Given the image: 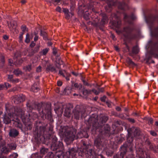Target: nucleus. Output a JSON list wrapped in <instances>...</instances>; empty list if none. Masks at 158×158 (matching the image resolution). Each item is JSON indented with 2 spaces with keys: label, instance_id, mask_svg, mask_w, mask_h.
<instances>
[{
  "label": "nucleus",
  "instance_id": "1",
  "mask_svg": "<svg viewBox=\"0 0 158 158\" xmlns=\"http://www.w3.org/2000/svg\"><path fill=\"white\" fill-rule=\"evenodd\" d=\"M45 129L46 127L44 126H40L39 128L37 127L34 132V135L36 139L38 140H40L41 138L43 137L45 138L47 133ZM46 137L48 139H51V138L52 139L50 148L51 150L53 151H55L59 149L58 151L56 152L55 156L58 158H63V152L61 150L62 148V143L60 141H57V138L55 135L48 134Z\"/></svg>",
  "mask_w": 158,
  "mask_h": 158
},
{
  "label": "nucleus",
  "instance_id": "2",
  "mask_svg": "<svg viewBox=\"0 0 158 158\" xmlns=\"http://www.w3.org/2000/svg\"><path fill=\"white\" fill-rule=\"evenodd\" d=\"M97 117L96 115L94 116L90 117L88 120V123L90 126H92L96 129H99V131L102 135H104L107 136H110V127L108 124L104 125L108 119L107 116L104 115H101L99 117V122L96 118Z\"/></svg>",
  "mask_w": 158,
  "mask_h": 158
},
{
  "label": "nucleus",
  "instance_id": "3",
  "mask_svg": "<svg viewBox=\"0 0 158 158\" xmlns=\"http://www.w3.org/2000/svg\"><path fill=\"white\" fill-rule=\"evenodd\" d=\"M76 133V129H73L71 131H66L64 133V136L65 137V140L66 141L71 142L73 141L75 138L76 139L81 138L84 136L85 132L83 130H81L77 133L76 135H75Z\"/></svg>",
  "mask_w": 158,
  "mask_h": 158
},
{
  "label": "nucleus",
  "instance_id": "4",
  "mask_svg": "<svg viewBox=\"0 0 158 158\" xmlns=\"http://www.w3.org/2000/svg\"><path fill=\"white\" fill-rule=\"evenodd\" d=\"M38 110L41 115L43 114L42 116L45 115V117L51 120L52 118L51 113V105L50 103L44 104L41 105L40 104L37 105Z\"/></svg>",
  "mask_w": 158,
  "mask_h": 158
},
{
  "label": "nucleus",
  "instance_id": "5",
  "mask_svg": "<svg viewBox=\"0 0 158 158\" xmlns=\"http://www.w3.org/2000/svg\"><path fill=\"white\" fill-rule=\"evenodd\" d=\"M145 20L149 26V28L154 36L158 37V27L153 31V26L154 22L158 20V17L153 15L145 17Z\"/></svg>",
  "mask_w": 158,
  "mask_h": 158
},
{
  "label": "nucleus",
  "instance_id": "6",
  "mask_svg": "<svg viewBox=\"0 0 158 158\" xmlns=\"http://www.w3.org/2000/svg\"><path fill=\"white\" fill-rule=\"evenodd\" d=\"M11 106H10L9 104H6L5 105V108L6 112L5 113L4 117L3 118V122L4 123L6 124H8L12 120L13 117L14 116L13 109H11Z\"/></svg>",
  "mask_w": 158,
  "mask_h": 158
},
{
  "label": "nucleus",
  "instance_id": "7",
  "mask_svg": "<svg viewBox=\"0 0 158 158\" xmlns=\"http://www.w3.org/2000/svg\"><path fill=\"white\" fill-rule=\"evenodd\" d=\"M11 109H13V111L14 110L16 115L21 116L23 122H26L27 119L29 118L28 115L25 114V109L24 108L19 107L13 108L11 106Z\"/></svg>",
  "mask_w": 158,
  "mask_h": 158
},
{
  "label": "nucleus",
  "instance_id": "8",
  "mask_svg": "<svg viewBox=\"0 0 158 158\" xmlns=\"http://www.w3.org/2000/svg\"><path fill=\"white\" fill-rule=\"evenodd\" d=\"M85 110L84 108H80L79 106H76L73 111V114L75 118L79 119L80 117H84L85 115Z\"/></svg>",
  "mask_w": 158,
  "mask_h": 158
},
{
  "label": "nucleus",
  "instance_id": "9",
  "mask_svg": "<svg viewBox=\"0 0 158 158\" xmlns=\"http://www.w3.org/2000/svg\"><path fill=\"white\" fill-rule=\"evenodd\" d=\"M89 146H90L89 145H86L85 143H83V146L79 151H80L81 153L87 154L89 155H93L94 153V151L93 150L90 149H88Z\"/></svg>",
  "mask_w": 158,
  "mask_h": 158
},
{
  "label": "nucleus",
  "instance_id": "10",
  "mask_svg": "<svg viewBox=\"0 0 158 158\" xmlns=\"http://www.w3.org/2000/svg\"><path fill=\"white\" fill-rule=\"evenodd\" d=\"M128 133L129 134H131L134 137H137L141 135V131L140 129L137 127H133L129 128L127 130Z\"/></svg>",
  "mask_w": 158,
  "mask_h": 158
},
{
  "label": "nucleus",
  "instance_id": "11",
  "mask_svg": "<svg viewBox=\"0 0 158 158\" xmlns=\"http://www.w3.org/2000/svg\"><path fill=\"white\" fill-rule=\"evenodd\" d=\"M132 30V28L130 27H127L123 28V34L127 39H131L132 38L131 35V33Z\"/></svg>",
  "mask_w": 158,
  "mask_h": 158
},
{
  "label": "nucleus",
  "instance_id": "12",
  "mask_svg": "<svg viewBox=\"0 0 158 158\" xmlns=\"http://www.w3.org/2000/svg\"><path fill=\"white\" fill-rule=\"evenodd\" d=\"M137 155L139 158H144L145 155L143 146L140 144V146L136 145Z\"/></svg>",
  "mask_w": 158,
  "mask_h": 158
},
{
  "label": "nucleus",
  "instance_id": "13",
  "mask_svg": "<svg viewBox=\"0 0 158 158\" xmlns=\"http://www.w3.org/2000/svg\"><path fill=\"white\" fill-rule=\"evenodd\" d=\"M145 141V144L148 146L149 148L152 150L154 151L155 152H158V147L155 146L152 143L148 138H147Z\"/></svg>",
  "mask_w": 158,
  "mask_h": 158
},
{
  "label": "nucleus",
  "instance_id": "14",
  "mask_svg": "<svg viewBox=\"0 0 158 158\" xmlns=\"http://www.w3.org/2000/svg\"><path fill=\"white\" fill-rule=\"evenodd\" d=\"M5 143L3 141L0 144V151L2 153L7 154L9 152H10V150L8 148L7 146L6 147L5 146Z\"/></svg>",
  "mask_w": 158,
  "mask_h": 158
},
{
  "label": "nucleus",
  "instance_id": "15",
  "mask_svg": "<svg viewBox=\"0 0 158 158\" xmlns=\"http://www.w3.org/2000/svg\"><path fill=\"white\" fill-rule=\"evenodd\" d=\"M94 145L98 148L102 149L103 146L101 139L99 138H96L94 141Z\"/></svg>",
  "mask_w": 158,
  "mask_h": 158
},
{
  "label": "nucleus",
  "instance_id": "16",
  "mask_svg": "<svg viewBox=\"0 0 158 158\" xmlns=\"http://www.w3.org/2000/svg\"><path fill=\"white\" fill-rule=\"evenodd\" d=\"M67 154H69L70 155V157L71 156L72 158H75L77 153V149L74 148H72L69 149V151L67 152Z\"/></svg>",
  "mask_w": 158,
  "mask_h": 158
},
{
  "label": "nucleus",
  "instance_id": "17",
  "mask_svg": "<svg viewBox=\"0 0 158 158\" xmlns=\"http://www.w3.org/2000/svg\"><path fill=\"white\" fill-rule=\"evenodd\" d=\"M12 121L14 122L13 124L16 127L19 128L22 131H23L22 125L19 119L17 118H14V119H12Z\"/></svg>",
  "mask_w": 158,
  "mask_h": 158
},
{
  "label": "nucleus",
  "instance_id": "18",
  "mask_svg": "<svg viewBox=\"0 0 158 158\" xmlns=\"http://www.w3.org/2000/svg\"><path fill=\"white\" fill-rule=\"evenodd\" d=\"M14 102L18 104L20 102H23L25 100L24 96H15L13 99Z\"/></svg>",
  "mask_w": 158,
  "mask_h": 158
},
{
  "label": "nucleus",
  "instance_id": "19",
  "mask_svg": "<svg viewBox=\"0 0 158 158\" xmlns=\"http://www.w3.org/2000/svg\"><path fill=\"white\" fill-rule=\"evenodd\" d=\"M46 73H48L50 71L54 73L57 72V70L56 68L54 67L53 65L51 64H49V65H47L46 69Z\"/></svg>",
  "mask_w": 158,
  "mask_h": 158
},
{
  "label": "nucleus",
  "instance_id": "20",
  "mask_svg": "<svg viewBox=\"0 0 158 158\" xmlns=\"http://www.w3.org/2000/svg\"><path fill=\"white\" fill-rule=\"evenodd\" d=\"M19 134V132L17 130L15 129H10L9 133L10 136L15 138L17 137Z\"/></svg>",
  "mask_w": 158,
  "mask_h": 158
},
{
  "label": "nucleus",
  "instance_id": "21",
  "mask_svg": "<svg viewBox=\"0 0 158 158\" xmlns=\"http://www.w3.org/2000/svg\"><path fill=\"white\" fill-rule=\"evenodd\" d=\"M72 106L69 107L66 106V107L65 109L64 115L66 117H69L70 116V111L71 109L72 108Z\"/></svg>",
  "mask_w": 158,
  "mask_h": 158
},
{
  "label": "nucleus",
  "instance_id": "22",
  "mask_svg": "<svg viewBox=\"0 0 158 158\" xmlns=\"http://www.w3.org/2000/svg\"><path fill=\"white\" fill-rule=\"evenodd\" d=\"M63 11L65 15V18L66 19H69L73 15V13L69 12V10L68 9L63 8Z\"/></svg>",
  "mask_w": 158,
  "mask_h": 158
},
{
  "label": "nucleus",
  "instance_id": "23",
  "mask_svg": "<svg viewBox=\"0 0 158 158\" xmlns=\"http://www.w3.org/2000/svg\"><path fill=\"white\" fill-rule=\"evenodd\" d=\"M126 152V149L124 148L123 150L119 154H117L114 156L113 158H123L124 155L125 154Z\"/></svg>",
  "mask_w": 158,
  "mask_h": 158
},
{
  "label": "nucleus",
  "instance_id": "24",
  "mask_svg": "<svg viewBox=\"0 0 158 158\" xmlns=\"http://www.w3.org/2000/svg\"><path fill=\"white\" fill-rule=\"evenodd\" d=\"M114 18L117 19L116 21H114L113 22V25L116 28H118L121 25V21L115 15Z\"/></svg>",
  "mask_w": 158,
  "mask_h": 158
},
{
  "label": "nucleus",
  "instance_id": "25",
  "mask_svg": "<svg viewBox=\"0 0 158 158\" xmlns=\"http://www.w3.org/2000/svg\"><path fill=\"white\" fill-rule=\"evenodd\" d=\"M26 106L27 108L29 109V111H30L35 107L36 105L34 103H32L30 101H29L26 104Z\"/></svg>",
  "mask_w": 158,
  "mask_h": 158
},
{
  "label": "nucleus",
  "instance_id": "26",
  "mask_svg": "<svg viewBox=\"0 0 158 158\" xmlns=\"http://www.w3.org/2000/svg\"><path fill=\"white\" fill-rule=\"evenodd\" d=\"M108 22V19L107 16L106 14H104L102 15V19L100 23V25L103 26L107 23Z\"/></svg>",
  "mask_w": 158,
  "mask_h": 158
},
{
  "label": "nucleus",
  "instance_id": "27",
  "mask_svg": "<svg viewBox=\"0 0 158 158\" xmlns=\"http://www.w3.org/2000/svg\"><path fill=\"white\" fill-rule=\"evenodd\" d=\"M28 116L29 117V118L27 119L26 121H28L30 118H32L33 119H35L38 117L37 114L34 112H31L29 113Z\"/></svg>",
  "mask_w": 158,
  "mask_h": 158
},
{
  "label": "nucleus",
  "instance_id": "28",
  "mask_svg": "<svg viewBox=\"0 0 158 158\" xmlns=\"http://www.w3.org/2000/svg\"><path fill=\"white\" fill-rule=\"evenodd\" d=\"M63 64V61L61 60H60V58L58 57L56 58V60L55 62V64L56 67L58 69H59L60 67L59 66Z\"/></svg>",
  "mask_w": 158,
  "mask_h": 158
},
{
  "label": "nucleus",
  "instance_id": "29",
  "mask_svg": "<svg viewBox=\"0 0 158 158\" xmlns=\"http://www.w3.org/2000/svg\"><path fill=\"white\" fill-rule=\"evenodd\" d=\"M118 8L123 10H125L127 8V5L124 2H119L118 5Z\"/></svg>",
  "mask_w": 158,
  "mask_h": 158
},
{
  "label": "nucleus",
  "instance_id": "30",
  "mask_svg": "<svg viewBox=\"0 0 158 158\" xmlns=\"http://www.w3.org/2000/svg\"><path fill=\"white\" fill-rule=\"evenodd\" d=\"M116 0H113V1H107V3L109 8H111L112 6H114L117 5V2H116Z\"/></svg>",
  "mask_w": 158,
  "mask_h": 158
},
{
  "label": "nucleus",
  "instance_id": "31",
  "mask_svg": "<svg viewBox=\"0 0 158 158\" xmlns=\"http://www.w3.org/2000/svg\"><path fill=\"white\" fill-rule=\"evenodd\" d=\"M71 88L70 87H67L64 90V94L68 95L71 93Z\"/></svg>",
  "mask_w": 158,
  "mask_h": 158
},
{
  "label": "nucleus",
  "instance_id": "32",
  "mask_svg": "<svg viewBox=\"0 0 158 158\" xmlns=\"http://www.w3.org/2000/svg\"><path fill=\"white\" fill-rule=\"evenodd\" d=\"M92 90L84 89L82 91V94L83 95L85 96V98H86V96L88 94H91Z\"/></svg>",
  "mask_w": 158,
  "mask_h": 158
},
{
  "label": "nucleus",
  "instance_id": "33",
  "mask_svg": "<svg viewBox=\"0 0 158 158\" xmlns=\"http://www.w3.org/2000/svg\"><path fill=\"white\" fill-rule=\"evenodd\" d=\"M31 90L34 92H36L39 90L36 84H34L31 88Z\"/></svg>",
  "mask_w": 158,
  "mask_h": 158
},
{
  "label": "nucleus",
  "instance_id": "34",
  "mask_svg": "<svg viewBox=\"0 0 158 158\" xmlns=\"http://www.w3.org/2000/svg\"><path fill=\"white\" fill-rule=\"evenodd\" d=\"M133 137H134L132 136L131 134L130 133V135L129 134H128V136L127 138V142L129 143H131L133 141Z\"/></svg>",
  "mask_w": 158,
  "mask_h": 158
},
{
  "label": "nucleus",
  "instance_id": "35",
  "mask_svg": "<svg viewBox=\"0 0 158 158\" xmlns=\"http://www.w3.org/2000/svg\"><path fill=\"white\" fill-rule=\"evenodd\" d=\"M66 107V105H63L62 107H59L58 108L57 110H56V112L57 111H58L59 112V114H62L63 112V109L64 108H65Z\"/></svg>",
  "mask_w": 158,
  "mask_h": 158
},
{
  "label": "nucleus",
  "instance_id": "36",
  "mask_svg": "<svg viewBox=\"0 0 158 158\" xmlns=\"http://www.w3.org/2000/svg\"><path fill=\"white\" fill-rule=\"evenodd\" d=\"M48 151V149L45 148H42L40 149V152L42 155H44L47 153Z\"/></svg>",
  "mask_w": 158,
  "mask_h": 158
},
{
  "label": "nucleus",
  "instance_id": "37",
  "mask_svg": "<svg viewBox=\"0 0 158 158\" xmlns=\"http://www.w3.org/2000/svg\"><path fill=\"white\" fill-rule=\"evenodd\" d=\"M32 128V125L31 123H26L25 124V130L27 131L30 130Z\"/></svg>",
  "mask_w": 158,
  "mask_h": 158
},
{
  "label": "nucleus",
  "instance_id": "38",
  "mask_svg": "<svg viewBox=\"0 0 158 158\" xmlns=\"http://www.w3.org/2000/svg\"><path fill=\"white\" fill-rule=\"evenodd\" d=\"M7 146L8 148L10 150V151L12 150H15L16 148V145L14 143L8 144Z\"/></svg>",
  "mask_w": 158,
  "mask_h": 158
},
{
  "label": "nucleus",
  "instance_id": "39",
  "mask_svg": "<svg viewBox=\"0 0 158 158\" xmlns=\"http://www.w3.org/2000/svg\"><path fill=\"white\" fill-rule=\"evenodd\" d=\"M10 26L9 24L8 25L10 29H11L12 28H15L17 25L16 22L15 21L11 22L10 23Z\"/></svg>",
  "mask_w": 158,
  "mask_h": 158
},
{
  "label": "nucleus",
  "instance_id": "40",
  "mask_svg": "<svg viewBox=\"0 0 158 158\" xmlns=\"http://www.w3.org/2000/svg\"><path fill=\"white\" fill-rule=\"evenodd\" d=\"M139 49L137 46H135L133 47L132 50L133 53L136 54L138 53Z\"/></svg>",
  "mask_w": 158,
  "mask_h": 158
},
{
  "label": "nucleus",
  "instance_id": "41",
  "mask_svg": "<svg viewBox=\"0 0 158 158\" xmlns=\"http://www.w3.org/2000/svg\"><path fill=\"white\" fill-rule=\"evenodd\" d=\"M21 29L23 32L22 33L24 34L26 32L28 31V29L26 25H23L21 26Z\"/></svg>",
  "mask_w": 158,
  "mask_h": 158
},
{
  "label": "nucleus",
  "instance_id": "42",
  "mask_svg": "<svg viewBox=\"0 0 158 158\" xmlns=\"http://www.w3.org/2000/svg\"><path fill=\"white\" fill-rule=\"evenodd\" d=\"M54 154L52 152H49L47 154L45 158H54Z\"/></svg>",
  "mask_w": 158,
  "mask_h": 158
},
{
  "label": "nucleus",
  "instance_id": "43",
  "mask_svg": "<svg viewBox=\"0 0 158 158\" xmlns=\"http://www.w3.org/2000/svg\"><path fill=\"white\" fill-rule=\"evenodd\" d=\"M25 42L27 43H28L30 41V36L28 33H27L26 35Z\"/></svg>",
  "mask_w": 158,
  "mask_h": 158
},
{
  "label": "nucleus",
  "instance_id": "44",
  "mask_svg": "<svg viewBox=\"0 0 158 158\" xmlns=\"http://www.w3.org/2000/svg\"><path fill=\"white\" fill-rule=\"evenodd\" d=\"M23 61L22 59L18 60L14 62V64L16 66L20 65L22 64Z\"/></svg>",
  "mask_w": 158,
  "mask_h": 158
},
{
  "label": "nucleus",
  "instance_id": "45",
  "mask_svg": "<svg viewBox=\"0 0 158 158\" xmlns=\"http://www.w3.org/2000/svg\"><path fill=\"white\" fill-rule=\"evenodd\" d=\"M14 73L15 75H19L22 73V72L19 69H17L15 70L14 71Z\"/></svg>",
  "mask_w": 158,
  "mask_h": 158
},
{
  "label": "nucleus",
  "instance_id": "46",
  "mask_svg": "<svg viewBox=\"0 0 158 158\" xmlns=\"http://www.w3.org/2000/svg\"><path fill=\"white\" fill-rule=\"evenodd\" d=\"M80 76H81V79L82 80V81L83 82V84L85 85H87V86H91V85H89L88 82H86L84 79L83 78V77L81 75V74H80Z\"/></svg>",
  "mask_w": 158,
  "mask_h": 158
},
{
  "label": "nucleus",
  "instance_id": "47",
  "mask_svg": "<svg viewBox=\"0 0 158 158\" xmlns=\"http://www.w3.org/2000/svg\"><path fill=\"white\" fill-rule=\"evenodd\" d=\"M84 18L86 20H87L89 19V14L88 13L85 14L83 16Z\"/></svg>",
  "mask_w": 158,
  "mask_h": 158
},
{
  "label": "nucleus",
  "instance_id": "48",
  "mask_svg": "<svg viewBox=\"0 0 158 158\" xmlns=\"http://www.w3.org/2000/svg\"><path fill=\"white\" fill-rule=\"evenodd\" d=\"M40 35L43 36L44 38H46V33L45 32L42 31V30H41Z\"/></svg>",
  "mask_w": 158,
  "mask_h": 158
},
{
  "label": "nucleus",
  "instance_id": "49",
  "mask_svg": "<svg viewBox=\"0 0 158 158\" xmlns=\"http://www.w3.org/2000/svg\"><path fill=\"white\" fill-rule=\"evenodd\" d=\"M32 69L31 66V65H29L26 66L25 68V69L26 71H30Z\"/></svg>",
  "mask_w": 158,
  "mask_h": 158
},
{
  "label": "nucleus",
  "instance_id": "50",
  "mask_svg": "<svg viewBox=\"0 0 158 158\" xmlns=\"http://www.w3.org/2000/svg\"><path fill=\"white\" fill-rule=\"evenodd\" d=\"M35 53V50L32 49L31 52H29L28 56H31L33 55Z\"/></svg>",
  "mask_w": 158,
  "mask_h": 158
},
{
  "label": "nucleus",
  "instance_id": "51",
  "mask_svg": "<svg viewBox=\"0 0 158 158\" xmlns=\"http://www.w3.org/2000/svg\"><path fill=\"white\" fill-rule=\"evenodd\" d=\"M129 17L126 14H124V19L125 21L130 23L129 21Z\"/></svg>",
  "mask_w": 158,
  "mask_h": 158
},
{
  "label": "nucleus",
  "instance_id": "52",
  "mask_svg": "<svg viewBox=\"0 0 158 158\" xmlns=\"http://www.w3.org/2000/svg\"><path fill=\"white\" fill-rule=\"evenodd\" d=\"M128 63L130 65L134 66L135 65V64L131 60L129 59L127 61Z\"/></svg>",
  "mask_w": 158,
  "mask_h": 158
},
{
  "label": "nucleus",
  "instance_id": "53",
  "mask_svg": "<svg viewBox=\"0 0 158 158\" xmlns=\"http://www.w3.org/2000/svg\"><path fill=\"white\" fill-rule=\"evenodd\" d=\"M48 49L47 48H45L44 49L43 51L42 52V53L43 55H45L48 52Z\"/></svg>",
  "mask_w": 158,
  "mask_h": 158
},
{
  "label": "nucleus",
  "instance_id": "54",
  "mask_svg": "<svg viewBox=\"0 0 158 158\" xmlns=\"http://www.w3.org/2000/svg\"><path fill=\"white\" fill-rule=\"evenodd\" d=\"M150 133L152 136H156L157 135V133L153 131H150Z\"/></svg>",
  "mask_w": 158,
  "mask_h": 158
},
{
  "label": "nucleus",
  "instance_id": "55",
  "mask_svg": "<svg viewBox=\"0 0 158 158\" xmlns=\"http://www.w3.org/2000/svg\"><path fill=\"white\" fill-rule=\"evenodd\" d=\"M92 92L94 93V94L96 95H98L99 94V92L98 91H97L95 89H93L92 90Z\"/></svg>",
  "mask_w": 158,
  "mask_h": 158
},
{
  "label": "nucleus",
  "instance_id": "56",
  "mask_svg": "<svg viewBox=\"0 0 158 158\" xmlns=\"http://www.w3.org/2000/svg\"><path fill=\"white\" fill-rule=\"evenodd\" d=\"M24 34L23 33H21V34L20 35V36H19V41L21 42L22 41V40L23 38V35Z\"/></svg>",
  "mask_w": 158,
  "mask_h": 158
},
{
  "label": "nucleus",
  "instance_id": "57",
  "mask_svg": "<svg viewBox=\"0 0 158 158\" xmlns=\"http://www.w3.org/2000/svg\"><path fill=\"white\" fill-rule=\"evenodd\" d=\"M106 154L109 156H111L112 155V152L111 151H107L106 152Z\"/></svg>",
  "mask_w": 158,
  "mask_h": 158
},
{
  "label": "nucleus",
  "instance_id": "58",
  "mask_svg": "<svg viewBox=\"0 0 158 158\" xmlns=\"http://www.w3.org/2000/svg\"><path fill=\"white\" fill-rule=\"evenodd\" d=\"M4 85L6 89L10 87V85L8 83H5Z\"/></svg>",
  "mask_w": 158,
  "mask_h": 158
},
{
  "label": "nucleus",
  "instance_id": "59",
  "mask_svg": "<svg viewBox=\"0 0 158 158\" xmlns=\"http://www.w3.org/2000/svg\"><path fill=\"white\" fill-rule=\"evenodd\" d=\"M8 79L10 81H12L13 80V75H8Z\"/></svg>",
  "mask_w": 158,
  "mask_h": 158
},
{
  "label": "nucleus",
  "instance_id": "60",
  "mask_svg": "<svg viewBox=\"0 0 158 158\" xmlns=\"http://www.w3.org/2000/svg\"><path fill=\"white\" fill-rule=\"evenodd\" d=\"M36 72H40L41 71V67L40 66H38L36 69Z\"/></svg>",
  "mask_w": 158,
  "mask_h": 158
},
{
  "label": "nucleus",
  "instance_id": "61",
  "mask_svg": "<svg viewBox=\"0 0 158 158\" xmlns=\"http://www.w3.org/2000/svg\"><path fill=\"white\" fill-rule=\"evenodd\" d=\"M153 123V120L152 118H149L148 119V123L149 124H152Z\"/></svg>",
  "mask_w": 158,
  "mask_h": 158
},
{
  "label": "nucleus",
  "instance_id": "62",
  "mask_svg": "<svg viewBox=\"0 0 158 158\" xmlns=\"http://www.w3.org/2000/svg\"><path fill=\"white\" fill-rule=\"evenodd\" d=\"M59 73L60 75H62L64 77H65L64 75V73H63V71L61 70H60L59 71Z\"/></svg>",
  "mask_w": 158,
  "mask_h": 158
},
{
  "label": "nucleus",
  "instance_id": "63",
  "mask_svg": "<svg viewBox=\"0 0 158 158\" xmlns=\"http://www.w3.org/2000/svg\"><path fill=\"white\" fill-rule=\"evenodd\" d=\"M56 11L58 12H61V9L60 7L58 6L56 8Z\"/></svg>",
  "mask_w": 158,
  "mask_h": 158
},
{
  "label": "nucleus",
  "instance_id": "64",
  "mask_svg": "<svg viewBox=\"0 0 158 158\" xmlns=\"http://www.w3.org/2000/svg\"><path fill=\"white\" fill-rule=\"evenodd\" d=\"M18 156V155H16L15 156L13 155H11L10 156L9 158H17Z\"/></svg>",
  "mask_w": 158,
  "mask_h": 158
}]
</instances>
